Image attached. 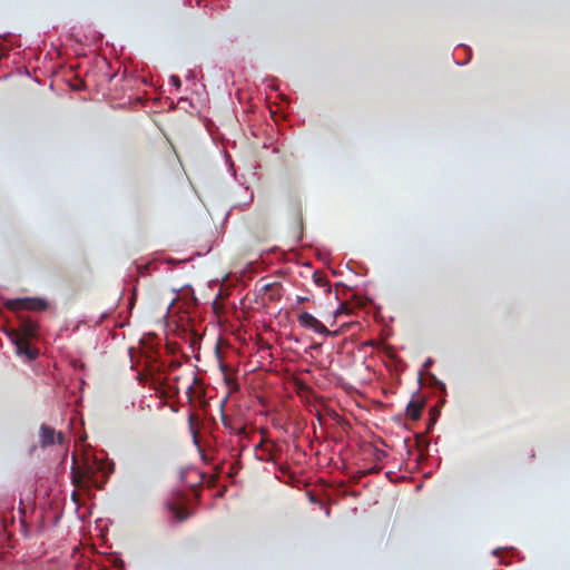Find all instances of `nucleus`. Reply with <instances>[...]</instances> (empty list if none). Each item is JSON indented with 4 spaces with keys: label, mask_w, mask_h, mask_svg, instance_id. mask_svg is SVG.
Returning a JSON list of instances; mask_svg holds the SVG:
<instances>
[{
    "label": "nucleus",
    "mask_w": 570,
    "mask_h": 570,
    "mask_svg": "<svg viewBox=\"0 0 570 570\" xmlns=\"http://www.w3.org/2000/svg\"><path fill=\"white\" fill-rule=\"evenodd\" d=\"M4 306L12 312L43 311L47 308L48 303L41 298L24 297V298L9 299L4 303Z\"/></svg>",
    "instance_id": "f03ea898"
},
{
    "label": "nucleus",
    "mask_w": 570,
    "mask_h": 570,
    "mask_svg": "<svg viewBox=\"0 0 570 570\" xmlns=\"http://www.w3.org/2000/svg\"><path fill=\"white\" fill-rule=\"evenodd\" d=\"M424 407V401L412 400L406 406V416L412 421H417L421 417L422 410Z\"/></svg>",
    "instance_id": "0eeeda50"
},
{
    "label": "nucleus",
    "mask_w": 570,
    "mask_h": 570,
    "mask_svg": "<svg viewBox=\"0 0 570 570\" xmlns=\"http://www.w3.org/2000/svg\"><path fill=\"white\" fill-rule=\"evenodd\" d=\"M313 281L314 283L320 286V287H327V292L331 291L330 288V284H328V279H327V276L321 272V271H315L313 273Z\"/></svg>",
    "instance_id": "9d476101"
},
{
    "label": "nucleus",
    "mask_w": 570,
    "mask_h": 570,
    "mask_svg": "<svg viewBox=\"0 0 570 570\" xmlns=\"http://www.w3.org/2000/svg\"><path fill=\"white\" fill-rule=\"evenodd\" d=\"M168 509L174 514L175 519L179 522L185 521L189 518V512L185 507H179L177 504L169 503Z\"/></svg>",
    "instance_id": "6e6552de"
},
{
    "label": "nucleus",
    "mask_w": 570,
    "mask_h": 570,
    "mask_svg": "<svg viewBox=\"0 0 570 570\" xmlns=\"http://www.w3.org/2000/svg\"><path fill=\"white\" fill-rule=\"evenodd\" d=\"M261 449L263 451V455L261 456L264 461L275 462L278 459L279 448L273 441H265L264 443H259L256 446V450Z\"/></svg>",
    "instance_id": "423d86ee"
},
{
    "label": "nucleus",
    "mask_w": 570,
    "mask_h": 570,
    "mask_svg": "<svg viewBox=\"0 0 570 570\" xmlns=\"http://www.w3.org/2000/svg\"><path fill=\"white\" fill-rule=\"evenodd\" d=\"M39 442L42 448L59 444L67 448L68 440L62 432H57L53 428L41 424L39 429Z\"/></svg>",
    "instance_id": "7ed1b4c3"
},
{
    "label": "nucleus",
    "mask_w": 570,
    "mask_h": 570,
    "mask_svg": "<svg viewBox=\"0 0 570 570\" xmlns=\"http://www.w3.org/2000/svg\"><path fill=\"white\" fill-rule=\"evenodd\" d=\"M38 325L32 321H23L21 324V335L30 338L33 337L37 333Z\"/></svg>",
    "instance_id": "1a4fd4ad"
},
{
    "label": "nucleus",
    "mask_w": 570,
    "mask_h": 570,
    "mask_svg": "<svg viewBox=\"0 0 570 570\" xmlns=\"http://www.w3.org/2000/svg\"><path fill=\"white\" fill-rule=\"evenodd\" d=\"M386 455V453L384 451H376V459L377 460H381L382 458H384Z\"/></svg>",
    "instance_id": "ddd939ff"
},
{
    "label": "nucleus",
    "mask_w": 570,
    "mask_h": 570,
    "mask_svg": "<svg viewBox=\"0 0 570 570\" xmlns=\"http://www.w3.org/2000/svg\"><path fill=\"white\" fill-rule=\"evenodd\" d=\"M381 470H382V466L376 464L370 469L362 471V475L379 473Z\"/></svg>",
    "instance_id": "9b49d317"
},
{
    "label": "nucleus",
    "mask_w": 570,
    "mask_h": 570,
    "mask_svg": "<svg viewBox=\"0 0 570 570\" xmlns=\"http://www.w3.org/2000/svg\"><path fill=\"white\" fill-rule=\"evenodd\" d=\"M296 301H297L298 304H302V303H305L306 301H308V298L304 297V296H297Z\"/></svg>",
    "instance_id": "4468645a"
},
{
    "label": "nucleus",
    "mask_w": 570,
    "mask_h": 570,
    "mask_svg": "<svg viewBox=\"0 0 570 570\" xmlns=\"http://www.w3.org/2000/svg\"><path fill=\"white\" fill-rule=\"evenodd\" d=\"M9 337L14 344L18 355L24 356L28 361H32L38 356V350L32 347L29 343V338L22 336L19 331H12L9 333Z\"/></svg>",
    "instance_id": "20e7f679"
},
{
    "label": "nucleus",
    "mask_w": 570,
    "mask_h": 570,
    "mask_svg": "<svg viewBox=\"0 0 570 570\" xmlns=\"http://www.w3.org/2000/svg\"><path fill=\"white\" fill-rule=\"evenodd\" d=\"M297 322L302 327L311 328L315 333L331 335V332L326 328V326L308 312H302L297 316Z\"/></svg>",
    "instance_id": "39448f33"
},
{
    "label": "nucleus",
    "mask_w": 570,
    "mask_h": 570,
    "mask_svg": "<svg viewBox=\"0 0 570 570\" xmlns=\"http://www.w3.org/2000/svg\"><path fill=\"white\" fill-rule=\"evenodd\" d=\"M170 79H171L173 85H174L175 87L179 88V87L181 86V81H180V79H179V77H178V76H171V78H170Z\"/></svg>",
    "instance_id": "f8f14e48"
},
{
    "label": "nucleus",
    "mask_w": 570,
    "mask_h": 570,
    "mask_svg": "<svg viewBox=\"0 0 570 570\" xmlns=\"http://www.w3.org/2000/svg\"><path fill=\"white\" fill-rule=\"evenodd\" d=\"M98 472V468L95 463H90L88 461L82 462L81 464L73 456V462L71 466V481L79 489H87L90 485H96V475Z\"/></svg>",
    "instance_id": "f257e3e1"
}]
</instances>
